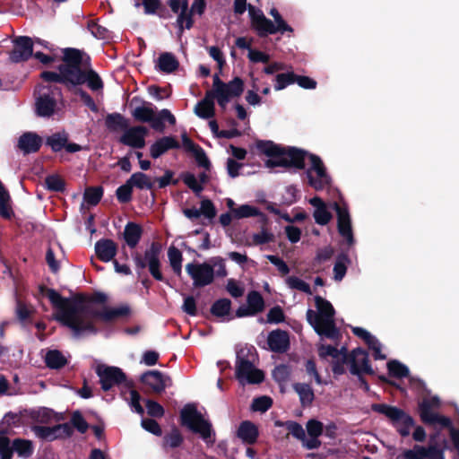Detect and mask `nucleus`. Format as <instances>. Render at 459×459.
<instances>
[{
    "label": "nucleus",
    "instance_id": "nucleus-1",
    "mask_svg": "<svg viewBox=\"0 0 459 459\" xmlns=\"http://www.w3.org/2000/svg\"><path fill=\"white\" fill-rule=\"evenodd\" d=\"M46 295L56 309L53 316L54 319L69 327L75 336L96 333L98 322L112 323L127 316L130 313V308L126 305L108 307L86 304L77 299L63 298L52 289H48Z\"/></svg>",
    "mask_w": 459,
    "mask_h": 459
},
{
    "label": "nucleus",
    "instance_id": "nucleus-2",
    "mask_svg": "<svg viewBox=\"0 0 459 459\" xmlns=\"http://www.w3.org/2000/svg\"><path fill=\"white\" fill-rule=\"evenodd\" d=\"M316 310L307 309V320L314 330L321 336L337 340L340 332L334 322V308L332 304L320 296L315 297Z\"/></svg>",
    "mask_w": 459,
    "mask_h": 459
},
{
    "label": "nucleus",
    "instance_id": "nucleus-3",
    "mask_svg": "<svg viewBox=\"0 0 459 459\" xmlns=\"http://www.w3.org/2000/svg\"><path fill=\"white\" fill-rule=\"evenodd\" d=\"M81 60V50L66 48L64 50L63 64L58 67V73L43 72L41 78L46 82L64 83L67 86H75L80 82L77 74L74 73V65Z\"/></svg>",
    "mask_w": 459,
    "mask_h": 459
},
{
    "label": "nucleus",
    "instance_id": "nucleus-4",
    "mask_svg": "<svg viewBox=\"0 0 459 459\" xmlns=\"http://www.w3.org/2000/svg\"><path fill=\"white\" fill-rule=\"evenodd\" d=\"M255 354L252 349H241L237 355L236 377L240 384H260L264 378L262 370L255 366Z\"/></svg>",
    "mask_w": 459,
    "mask_h": 459
},
{
    "label": "nucleus",
    "instance_id": "nucleus-5",
    "mask_svg": "<svg viewBox=\"0 0 459 459\" xmlns=\"http://www.w3.org/2000/svg\"><path fill=\"white\" fill-rule=\"evenodd\" d=\"M181 423L198 433L206 442H212V426L205 420L194 405H186L180 413Z\"/></svg>",
    "mask_w": 459,
    "mask_h": 459
},
{
    "label": "nucleus",
    "instance_id": "nucleus-6",
    "mask_svg": "<svg viewBox=\"0 0 459 459\" xmlns=\"http://www.w3.org/2000/svg\"><path fill=\"white\" fill-rule=\"evenodd\" d=\"M244 90L243 81L235 77L228 83L223 82L218 74L213 75L212 90L214 97L217 99L218 104L225 108L230 99L241 95Z\"/></svg>",
    "mask_w": 459,
    "mask_h": 459
},
{
    "label": "nucleus",
    "instance_id": "nucleus-7",
    "mask_svg": "<svg viewBox=\"0 0 459 459\" xmlns=\"http://www.w3.org/2000/svg\"><path fill=\"white\" fill-rule=\"evenodd\" d=\"M61 91L56 86H39L36 98V111L40 117H50L56 110Z\"/></svg>",
    "mask_w": 459,
    "mask_h": 459
},
{
    "label": "nucleus",
    "instance_id": "nucleus-8",
    "mask_svg": "<svg viewBox=\"0 0 459 459\" xmlns=\"http://www.w3.org/2000/svg\"><path fill=\"white\" fill-rule=\"evenodd\" d=\"M377 411L392 420L397 431L403 437H406L410 434L414 424V421L410 415L396 407L385 404L378 405Z\"/></svg>",
    "mask_w": 459,
    "mask_h": 459
},
{
    "label": "nucleus",
    "instance_id": "nucleus-9",
    "mask_svg": "<svg viewBox=\"0 0 459 459\" xmlns=\"http://www.w3.org/2000/svg\"><path fill=\"white\" fill-rule=\"evenodd\" d=\"M160 247L157 243H152L151 247L145 250L143 259L139 254L134 256L136 266L140 269L148 266L152 277L158 281L163 279L160 271Z\"/></svg>",
    "mask_w": 459,
    "mask_h": 459
},
{
    "label": "nucleus",
    "instance_id": "nucleus-10",
    "mask_svg": "<svg viewBox=\"0 0 459 459\" xmlns=\"http://www.w3.org/2000/svg\"><path fill=\"white\" fill-rule=\"evenodd\" d=\"M89 59V56L81 51V60L74 65V73L77 74L80 79V82L75 83V86L87 82L91 91H100L103 88V82L93 70L88 69Z\"/></svg>",
    "mask_w": 459,
    "mask_h": 459
},
{
    "label": "nucleus",
    "instance_id": "nucleus-11",
    "mask_svg": "<svg viewBox=\"0 0 459 459\" xmlns=\"http://www.w3.org/2000/svg\"><path fill=\"white\" fill-rule=\"evenodd\" d=\"M439 404V399L437 397L425 399L420 405V419L424 423L429 425H438L443 428L450 427V419L442 416L434 411V409L437 408Z\"/></svg>",
    "mask_w": 459,
    "mask_h": 459
},
{
    "label": "nucleus",
    "instance_id": "nucleus-12",
    "mask_svg": "<svg viewBox=\"0 0 459 459\" xmlns=\"http://www.w3.org/2000/svg\"><path fill=\"white\" fill-rule=\"evenodd\" d=\"M95 371L103 391H108L126 379V374L117 367L100 364L96 367Z\"/></svg>",
    "mask_w": 459,
    "mask_h": 459
},
{
    "label": "nucleus",
    "instance_id": "nucleus-13",
    "mask_svg": "<svg viewBox=\"0 0 459 459\" xmlns=\"http://www.w3.org/2000/svg\"><path fill=\"white\" fill-rule=\"evenodd\" d=\"M186 271L193 280V284L195 287L207 286L214 280V268L208 263L187 264Z\"/></svg>",
    "mask_w": 459,
    "mask_h": 459
},
{
    "label": "nucleus",
    "instance_id": "nucleus-14",
    "mask_svg": "<svg viewBox=\"0 0 459 459\" xmlns=\"http://www.w3.org/2000/svg\"><path fill=\"white\" fill-rule=\"evenodd\" d=\"M305 155L306 153L300 150L295 148L284 149L280 159L278 160H267L265 166L267 168L274 167H295L297 169H303L305 166Z\"/></svg>",
    "mask_w": 459,
    "mask_h": 459
},
{
    "label": "nucleus",
    "instance_id": "nucleus-15",
    "mask_svg": "<svg viewBox=\"0 0 459 459\" xmlns=\"http://www.w3.org/2000/svg\"><path fill=\"white\" fill-rule=\"evenodd\" d=\"M251 16L252 26L260 37L280 32V28L271 20L267 19L261 11H255L251 5L248 6Z\"/></svg>",
    "mask_w": 459,
    "mask_h": 459
},
{
    "label": "nucleus",
    "instance_id": "nucleus-16",
    "mask_svg": "<svg viewBox=\"0 0 459 459\" xmlns=\"http://www.w3.org/2000/svg\"><path fill=\"white\" fill-rule=\"evenodd\" d=\"M141 380L156 394L162 393L172 385L171 378L158 370L147 371L142 375Z\"/></svg>",
    "mask_w": 459,
    "mask_h": 459
},
{
    "label": "nucleus",
    "instance_id": "nucleus-17",
    "mask_svg": "<svg viewBox=\"0 0 459 459\" xmlns=\"http://www.w3.org/2000/svg\"><path fill=\"white\" fill-rule=\"evenodd\" d=\"M171 11L178 13L177 25L180 33L184 29L189 30L193 26V20L189 13L187 0H168Z\"/></svg>",
    "mask_w": 459,
    "mask_h": 459
},
{
    "label": "nucleus",
    "instance_id": "nucleus-18",
    "mask_svg": "<svg viewBox=\"0 0 459 459\" xmlns=\"http://www.w3.org/2000/svg\"><path fill=\"white\" fill-rule=\"evenodd\" d=\"M147 129L144 126H133L127 128L120 137V142L127 146L141 149L145 145Z\"/></svg>",
    "mask_w": 459,
    "mask_h": 459
},
{
    "label": "nucleus",
    "instance_id": "nucleus-19",
    "mask_svg": "<svg viewBox=\"0 0 459 459\" xmlns=\"http://www.w3.org/2000/svg\"><path fill=\"white\" fill-rule=\"evenodd\" d=\"M48 145L53 152H60L65 149L67 152L74 153L81 151V145L74 143H68V134L65 132H58L48 136L46 140Z\"/></svg>",
    "mask_w": 459,
    "mask_h": 459
},
{
    "label": "nucleus",
    "instance_id": "nucleus-20",
    "mask_svg": "<svg viewBox=\"0 0 459 459\" xmlns=\"http://www.w3.org/2000/svg\"><path fill=\"white\" fill-rule=\"evenodd\" d=\"M14 48L10 54V59L19 63L29 59L33 52V43L29 37H19L14 39Z\"/></svg>",
    "mask_w": 459,
    "mask_h": 459
},
{
    "label": "nucleus",
    "instance_id": "nucleus-21",
    "mask_svg": "<svg viewBox=\"0 0 459 459\" xmlns=\"http://www.w3.org/2000/svg\"><path fill=\"white\" fill-rule=\"evenodd\" d=\"M351 365V373L352 375H359V373H372V368L369 364L368 353L361 350H354L348 357Z\"/></svg>",
    "mask_w": 459,
    "mask_h": 459
},
{
    "label": "nucleus",
    "instance_id": "nucleus-22",
    "mask_svg": "<svg viewBox=\"0 0 459 459\" xmlns=\"http://www.w3.org/2000/svg\"><path fill=\"white\" fill-rule=\"evenodd\" d=\"M334 209L337 213L338 231L347 243L351 246L354 243L351 218L346 208L341 207L338 204H334Z\"/></svg>",
    "mask_w": 459,
    "mask_h": 459
},
{
    "label": "nucleus",
    "instance_id": "nucleus-23",
    "mask_svg": "<svg viewBox=\"0 0 459 459\" xmlns=\"http://www.w3.org/2000/svg\"><path fill=\"white\" fill-rule=\"evenodd\" d=\"M269 349L273 352L283 353L290 348V336L286 331L277 329L267 336Z\"/></svg>",
    "mask_w": 459,
    "mask_h": 459
},
{
    "label": "nucleus",
    "instance_id": "nucleus-24",
    "mask_svg": "<svg viewBox=\"0 0 459 459\" xmlns=\"http://www.w3.org/2000/svg\"><path fill=\"white\" fill-rule=\"evenodd\" d=\"M247 302V307H239L237 310L238 316H254L264 310V301L261 294L257 291H251L248 293Z\"/></svg>",
    "mask_w": 459,
    "mask_h": 459
},
{
    "label": "nucleus",
    "instance_id": "nucleus-25",
    "mask_svg": "<svg viewBox=\"0 0 459 459\" xmlns=\"http://www.w3.org/2000/svg\"><path fill=\"white\" fill-rule=\"evenodd\" d=\"M307 437L306 436L305 447L307 449H316L321 446L318 439L324 430V425L321 421L311 419L306 424Z\"/></svg>",
    "mask_w": 459,
    "mask_h": 459
},
{
    "label": "nucleus",
    "instance_id": "nucleus-26",
    "mask_svg": "<svg viewBox=\"0 0 459 459\" xmlns=\"http://www.w3.org/2000/svg\"><path fill=\"white\" fill-rule=\"evenodd\" d=\"M179 143L171 136H165L157 140L151 147L150 153L153 159H157L170 149H177Z\"/></svg>",
    "mask_w": 459,
    "mask_h": 459
},
{
    "label": "nucleus",
    "instance_id": "nucleus-27",
    "mask_svg": "<svg viewBox=\"0 0 459 459\" xmlns=\"http://www.w3.org/2000/svg\"><path fill=\"white\" fill-rule=\"evenodd\" d=\"M42 140L41 138L34 134V133H25L23 134L18 141V147L24 153H31L36 152L41 146Z\"/></svg>",
    "mask_w": 459,
    "mask_h": 459
},
{
    "label": "nucleus",
    "instance_id": "nucleus-28",
    "mask_svg": "<svg viewBox=\"0 0 459 459\" xmlns=\"http://www.w3.org/2000/svg\"><path fill=\"white\" fill-rule=\"evenodd\" d=\"M309 203L315 207L313 216L316 222L319 225H326L331 221L332 214L327 210L323 200L318 196H315L310 199Z\"/></svg>",
    "mask_w": 459,
    "mask_h": 459
},
{
    "label": "nucleus",
    "instance_id": "nucleus-29",
    "mask_svg": "<svg viewBox=\"0 0 459 459\" xmlns=\"http://www.w3.org/2000/svg\"><path fill=\"white\" fill-rule=\"evenodd\" d=\"M95 251L101 261L109 262L117 254V246L110 239L100 240L95 244Z\"/></svg>",
    "mask_w": 459,
    "mask_h": 459
},
{
    "label": "nucleus",
    "instance_id": "nucleus-30",
    "mask_svg": "<svg viewBox=\"0 0 459 459\" xmlns=\"http://www.w3.org/2000/svg\"><path fill=\"white\" fill-rule=\"evenodd\" d=\"M213 91H207L205 97L195 108V114L202 118H210L214 116Z\"/></svg>",
    "mask_w": 459,
    "mask_h": 459
},
{
    "label": "nucleus",
    "instance_id": "nucleus-31",
    "mask_svg": "<svg viewBox=\"0 0 459 459\" xmlns=\"http://www.w3.org/2000/svg\"><path fill=\"white\" fill-rule=\"evenodd\" d=\"M274 425L279 428H281V427L286 428V429L289 431L286 434V437H288L289 435H292L295 438L301 441L302 446L305 447L306 432H305V429H303V427L299 423H298L296 421H292V420H289V421H285V422L281 421V420H276L274 422Z\"/></svg>",
    "mask_w": 459,
    "mask_h": 459
},
{
    "label": "nucleus",
    "instance_id": "nucleus-32",
    "mask_svg": "<svg viewBox=\"0 0 459 459\" xmlns=\"http://www.w3.org/2000/svg\"><path fill=\"white\" fill-rule=\"evenodd\" d=\"M238 437L247 444H254L258 437V429L251 421H243L238 429Z\"/></svg>",
    "mask_w": 459,
    "mask_h": 459
},
{
    "label": "nucleus",
    "instance_id": "nucleus-33",
    "mask_svg": "<svg viewBox=\"0 0 459 459\" xmlns=\"http://www.w3.org/2000/svg\"><path fill=\"white\" fill-rule=\"evenodd\" d=\"M156 66L163 73L169 74L177 70L178 62L171 53H162L160 55Z\"/></svg>",
    "mask_w": 459,
    "mask_h": 459
},
{
    "label": "nucleus",
    "instance_id": "nucleus-34",
    "mask_svg": "<svg viewBox=\"0 0 459 459\" xmlns=\"http://www.w3.org/2000/svg\"><path fill=\"white\" fill-rule=\"evenodd\" d=\"M255 146L259 152L268 156L269 160L280 159L282 152V147L271 141H257Z\"/></svg>",
    "mask_w": 459,
    "mask_h": 459
},
{
    "label": "nucleus",
    "instance_id": "nucleus-35",
    "mask_svg": "<svg viewBox=\"0 0 459 459\" xmlns=\"http://www.w3.org/2000/svg\"><path fill=\"white\" fill-rule=\"evenodd\" d=\"M45 363L49 368L59 369L65 367L68 360L61 351L51 350L46 353Z\"/></svg>",
    "mask_w": 459,
    "mask_h": 459
},
{
    "label": "nucleus",
    "instance_id": "nucleus-36",
    "mask_svg": "<svg viewBox=\"0 0 459 459\" xmlns=\"http://www.w3.org/2000/svg\"><path fill=\"white\" fill-rule=\"evenodd\" d=\"M293 389L298 394L302 406H309L314 401L315 394L308 384L296 383L293 385Z\"/></svg>",
    "mask_w": 459,
    "mask_h": 459
},
{
    "label": "nucleus",
    "instance_id": "nucleus-37",
    "mask_svg": "<svg viewBox=\"0 0 459 459\" xmlns=\"http://www.w3.org/2000/svg\"><path fill=\"white\" fill-rule=\"evenodd\" d=\"M181 138L184 148L186 151L194 152L197 156L199 163L204 167H207L209 165V161L204 151L198 145L195 144L186 134H183Z\"/></svg>",
    "mask_w": 459,
    "mask_h": 459
},
{
    "label": "nucleus",
    "instance_id": "nucleus-38",
    "mask_svg": "<svg viewBox=\"0 0 459 459\" xmlns=\"http://www.w3.org/2000/svg\"><path fill=\"white\" fill-rule=\"evenodd\" d=\"M128 179L133 187L140 190H151L154 186V181L152 178L143 172H135Z\"/></svg>",
    "mask_w": 459,
    "mask_h": 459
},
{
    "label": "nucleus",
    "instance_id": "nucleus-39",
    "mask_svg": "<svg viewBox=\"0 0 459 459\" xmlns=\"http://www.w3.org/2000/svg\"><path fill=\"white\" fill-rule=\"evenodd\" d=\"M168 258L174 273L179 276L182 273L183 255L181 251L174 246L169 247L168 249Z\"/></svg>",
    "mask_w": 459,
    "mask_h": 459
},
{
    "label": "nucleus",
    "instance_id": "nucleus-40",
    "mask_svg": "<svg viewBox=\"0 0 459 459\" xmlns=\"http://www.w3.org/2000/svg\"><path fill=\"white\" fill-rule=\"evenodd\" d=\"M142 230L140 226L134 223H128L125 228V239L127 245L134 247L140 240Z\"/></svg>",
    "mask_w": 459,
    "mask_h": 459
},
{
    "label": "nucleus",
    "instance_id": "nucleus-41",
    "mask_svg": "<svg viewBox=\"0 0 459 459\" xmlns=\"http://www.w3.org/2000/svg\"><path fill=\"white\" fill-rule=\"evenodd\" d=\"M154 115L155 111L151 104L136 107L132 112L134 118L140 122H149Z\"/></svg>",
    "mask_w": 459,
    "mask_h": 459
},
{
    "label": "nucleus",
    "instance_id": "nucleus-42",
    "mask_svg": "<svg viewBox=\"0 0 459 459\" xmlns=\"http://www.w3.org/2000/svg\"><path fill=\"white\" fill-rule=\"evenodd\" d=\"M318 354L321 358L332 357L333 359H342V360L347 359L345 350H338L331 345H320Z\"/></svg>",
    "mask_w": 459,
    "mask_h": 459
},
{
    "label": "nucleus",
    "instance_id": "nucleus-43",
    "mask_svg": "<svg viewBox=\"0 0 459 459\" xmlns=\"http://www.w3.org/2000/svg\"><path fill=\"white\" fill-rule=\"evenodd\" d=\"M13 450L19 456L27 458L32 455V443L25 439H15L13 444Z\"/></svg>",
    "mask_w": 459,
    "mask_h": 459
},
{
    "label": "nucleus",
    "instance_id": "nucleus-44",
    "mask_svg": "<svg viewBox=\"0 0 459 459\" xmlns=\"http://www.w3.org/2000/svg\"><path fill=\"white\" fill-rule=\"evenodd\" d=\"M106 126L108 129L117 131L119 129H126L127 127V122L125 117L118 114H110L106 117Z\"/></svg>",
    "mask_w": 459,
    "mask_h": 459
},
{
    "label": "nucleus",
    "instance_id": "nucleus-45",
    "mask_svg": "<svg viewBox=\"0 0 459 459\" xmlns=\"http://www.w3.org/2000/svg\"><path fill=\"white\" fill-rule=\"evenodd\" d=\"M183 442V437L179 430L173 428L168 434L163 437V446L176 448L178 447Z\"/></svg>",
    "mask_w": 459,
    "mask_h": 459
},
{
    "label": "nucleus",
    "instance_id": "nucleus-46",
    "mask_svg": "<svg viewBox=\"0 0 459 459\" xmlns=\"http://www.w3.org/2000/svg\"><path fill=\"white\" fill-rule=\"evenodd\" d=\"M0 214L2 217L9 219L13 215V210L10 204V195L4 187L0 189Z\"/></svg>",
    "mask_w": 459,
    "mask_h": 459
},
{
    "label": "nucleus",
    "instance_id": "nucleus-47",
    "mask_svg": "<svg viewBox=\"0 0 459 459\" xmlns=\"http://www.w3.org/2000/svg\"><path fill=\"white\" fill-rule=\"evenodd\" d=\"M231 302L228 299H221L212 306L211 312L215 316H225L230 313Z\"/></svg>",
    "mask_w": 459,
    "mask_h": 459
},
{
    "label": "nucleus",
    "instance_id": "nucleus-48",
    "mask_svg": "<svg viewBox=\"0 0 459 459\" xmlns=\"http://www.w3.org/2000/svg\"><path fill=\"white\" fill-rule=\"evenodd\" d=\"M232 214L236 219L254 217L259 214V210L249 204H243L236 209H232Z\"/></svg>",
    "mask_w": 459,
    "mask_h": 459
},
{
    "label": "nucleus",
    "instance_id": "nucleus-49",
    "mask_svg": "<svg viewBox=\"0 0 459 459\" xmlns=\"http://www.w3.org/2000/svg\"><path fill=\"white\" fill-rule=\"evenodd\" d=\"M349 260L346 255H341L337 258L333 266V278L340 281L343 279L347 272V264Z\"/></svg>",
    "mask_w": 459,
    "mask_h": 459
},
{
    "label": "nucleus",
    "instance_id": "nucleus-50",
    "mask_svg": "<svg viewBox=\"0 0 459 459\" xmlns=\"http://www.w3.org/2000/svg\"><path fill=\"white\" fill-rule=\"evenodd\" d=\"M286 282L290 289L298 290L307 294L312 293L309 284L299 277L290 276L287 278Z\"/></svg>",
    "mask_w": 459,
    "mask_h": 459
},
{
    "label": "nucleus",
    "instance_id": "nucleus-51",
    "mask_svg": "<svg viewBox=\"0 0 459 459\" xmlns=\"http://www.w3.org/2000/svg\"><path fill=\"white\" fill-rule=\"evenodd\" d=\"M103 190L101 187H89L84 192V201L91 204L96 205L101 199Z\"/></svg>",
    "mask_w": 459,
    "mask_h": 459
},
{
    "label": "nucleus",
    "instance_id": "nucleus-52",
    "mask_svg": "<svg viewBox=\"0 0 459 459\" xmlns=\"http://www.w3.org/2000/svg\"><path fill=\"white\" fill-rule=\"evenodd\" d=\"M389 374L395 377H404L409 375L408 368L399 361L393 360L387 364Z\"/></svg>",
    "mask_w": 459,
    "mask_h": 459
},
{
    "label": "nucleus",
    "instance_id": "nucleus-53",
    "mask_svg": "<svg viewBox=\"0 0 459 459\" xmlns=\"http://www.w3.org/2000/svg\"><path fill=\"white\" fill-rule=\"evenodd\" d=\"M45 185L50 191L60 192L65 189V182L58 175H49L45 179Z\"/></svg>",
    "mask_w": 459,
    "mask_h": 459
},
{
    "label": "nucleus",
    "instance_id": "nucleus-54",
    "mask_svg": "<svg viewBox=\"0 0 459 459\" xmlns=\"http://www.w3.org/2000/svg\"><path fill=\"white\" fill-rule=\"evenodd\" d=\"M275 82L274 89L276 91L283 90L295 82V74L293 73L279 74L275 77Z\"/></svg>",
    "mask_w": 459,
    "mask_h": 459
},
{
    "label": "nucleus",
    "instance_id": "nucleus-55",
    "mask_svg": "<svg viewBox=\"0 0 459 459\" xmlns=\"http://www.w3.org/2000/svg\"><path fill=\"white\" fill-rule=\"evenodd\" d=\"M309 184L316 189L321 190L330 183L329 177L325 175H313L311 172H307Z\"/></svg>",
    "mask_w": 459,
    "mask_h": 459
},
{
    "label": "nucleus",
    "instance_id": "nucleus-56",
    "mask_svg": "<svg viewBox=\"0 0 459 459\" xmlns=\"http://www.w3.org/2000/svg\"><path fill=\"white\" fill-rule=\"evenodd\" d=\"M133 186L129 179L117 189V200L121 203H128L132 199Z\"/></svg>",
    "mask_w": 459,
    "mask_h": 459
},
{
    "label": "nucleus",
    "instance_id": "nucleus-57",
    "mask_svg": "<svg viewBox=\"0 0 459 459\" xmlns=\"http://www.w3.org/2000/svg\"><path fill=\"white\" fill-rule=\"evenodd\" d=\"M71 426L75 428L79 432L85 433L89 429V424L84 420L80 411H74L71 417Z\"/></svg>",
    "mask_w": 459,
    "mask_h": 459
},
{
    "label": "nucleus",
    "instance_id": "nucleus-58",
    "mask_svg": "<svg viewBox=\"0 0 459 459\" xmlns=\"http://www.w3.org/2000/svg\"><path fill=\"white\" fill-rule=\"evenodd\" d=\"M272 406V400L267 396L254 399L252 409L255 411H266Z\"/></svg>",
    "mask_w": 459,
    "mask_h": 459
},
{
    "label": "nucleus",
    "instance_id": "nucleus-59",
    "mask_svg": "<svg viewBox=\"0 0 459 459\" xmlns=\"http://www.w3.org/2000/svg\"><path fill=\"white\" fill-rule=\"evenodd\" d=\"M147 412L152 417L160 418L164 415L163 407L155 401L148 400L145 403Z\"/></svg>",
    "mask_w": 459,
    "mask_h": 459
},
{
    "label": "nucleus",
    "instance_id": "nucleus-60",
    "mask_svg": "<svg viewBox=\"0 0 459 459\" xmlns=\"http://www.w3.org/2000/svg\"><path fill=\"white\" fill-rule=\"evenodd\" d=\"M13 448L10 446V440L6 437H0L1 459H12Z\"/></svg>",
    "mask_w": 459,
    "mask_h": 459
},
{
    "label": "nucleus",
    "instance_id": "nucleus-61",
    "mask_svg": "<svg viewBox=\"0 0 459 459\" xmlns=\"http://www.w3.org/2000/svg\"><path fill=\"white\" fill-rule=\"evenodd\" d=\"M309 160L311 162V169L308 172H311L313 175H325V169L324 164L319 157L316 155H309Z\"/></svg>",
    "mask_w": 459,
    "mask_h": 459
},
{
    "label": "nucleus",
    "instance_id": "nucleus-62",
    "mask_svg": "<svg viewBox=\"0 0 459 459\" xmlns=\"http://www.w3.org/2000/svg\"><path fill=\"white\" fill-rule=\"evenodd\" d=\"M403 459H425V447L415 446L412 449L405 450Z\"/></svg>",
    "mask_w": 459,
    "mask_h": 459
},
{
    "label": "nucleus",
    "instance_id": "nucleus-63",
    "mask_svg": "<svg viewBox=\"0 0 459 459\" xmlns=\"http://www.w3.org/2000/svg\"><path fill=\"white\" fill-rule=\"evenodd\" d=\"M142 427L155 436H161L162 431L158 422L152 419H144L142 420Z\"/></svg>",
    "mask_w": 459,
    "mask_h": 459
},
{
    "label": "nucleus",
    "instance_id": "nucleus-64",
    "mask_svg": "<svg viewBox=\"0 0 459 459\" xmlns=\"http://www.w3.org/2000/svg\"><path fill=\"white\" fill-rule=\"evenodd\" d=\"M184 183L194 192L200 193L203 190L202 184L195 177V175L187 173L183 178Z\"/></svg>",
    "mask_w": 459,
    "mask_h": 459
}]
</instances>
